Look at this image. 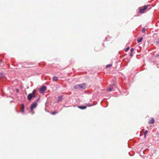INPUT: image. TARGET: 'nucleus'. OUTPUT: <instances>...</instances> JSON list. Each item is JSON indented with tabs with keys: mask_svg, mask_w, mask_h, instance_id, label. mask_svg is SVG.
<instances>
[{
	"mask_svg": "<svg viewBox=\"0 0 159 159\" xmlns=\"http://www.w3.org/2000/svg\"><path fill=\"white\" fill-rule=\"evenodd\" d=\"M58 112L56 111H54V112H53L51 113V114H52V115H55V114L58 113Z\"/></svg>",
	"mask_w": 159,
	"mask_h": 159,
	"instance_id": "obj_14",
	"label": "nucleus"
},
{
	"mask_svg": "<svg viewBox=\"0 0 159 159\" xmlns=\"http://www.w3.org/2000/svg\"><path fill=\"white\" fill-rule=\"evenodd\" d=\"M143 39V38L142 37L140 38L137 39V41L138 43H139L141 42Z\"/></svg>",
	"mask_w": 159,
	"mask_h": 159,
	"instance_id": "obj_11",
	"label": "nucleus"
},
{
	"mask_svg": "<svg viewBox=\"0 0 159 159\" xmlns=\"http://www.w3.org/2000/svg\"><path fill=\"white\" fill-rule=\"evenodd\" d=\"M21 112L22 113L24 112V106L23 104H22L21 105Z\"/></svg>",
	"mask_w": 159,
	"mask_h": 159,
	"instance_id": "obj_9",
	"label": "nucleus"
},
{
	"mask_svg": "<svg viewBox=\"0 0 159 159\" xmlns=\"http://www.w3.org/2000/svg\"><path fill=\"white\" fill-rule=\"evenodd\" d=\"M146 135H144V138H146Z\"/></svg>",
	"mask_w": 159,
	"mask_h": 159,
	"instance_id": "obj_25",
	"label": "nucleus"
},
{
	"mask_svg": "<svg viewBox=\"0 0 159 159\" xmlns=\"http://www.w3.org/2000/svg\"><path fill=\"white\" fill-rule=\"evenodd\" d=\"M63 97L62 96H59L58 97L57 102H58L60 101H61L62 100Z\"/></svg>",
	"mask_w": 159,
	"mask_h": 159,
	"instance_id": "obj_7",
	"label": "nucleus"
},
{
	"mask_svg": "<svg viewBox=\"0 0 159 159\" xmlns=\"http://www.w3.org/2000/svg\"><path fill=\"white\" fill-rule=\"evenodd\" d=\"M47 88L45 86H42L39 89V92L41 93H43L46 90Z\"/></svg>",
	"mask_w": 159,
	"mask_h": 159,
	"instance_id": "obj_2",
	"label": "nucleus"
},
{
	"mask_svg": "<svg viewBox=\"0 0 159 159\" xmlns=\"http://www.w3.org/2000/svg\"><path fill=\"white\" fill-rule=\"evenodd\" d=\"M39 100V98H38V100H37V101H38Z\"/></svg>",
	"mask_w": 159,
	"mask_h": 159,
	"instance_id": "obj_26",
	"label": "nucleus"
},
{
	"mask_svg": "<svg viewBox=\"0 0 159 159\" xmlns=\"http://www.w3.org/2000/svg\"><path fill=\"white\" fill-rule=\"evenodd\" d=\"M78 107L81 109H84L86 108V106H78Z\"/></svg>",
	"mask_w": 159,
	"mask_h": 159,
	"instance_id": "obj_8",
	"label": "nucleus"
},
{
	"mask_svg": "<svg viewBox=\"0 0 159 159\" xmlns=\"http://www.w3.org/2000/svg\"><path fill=\"white\" fill-rule=\"evenodd\" d=\"M58 77L56 76H54L53 77L52 80L53 81H56L58 80Z\"/></svg>",
	"mask_w": 159,
	"mask_h": 159,
	"instance_id": "obj_10",
	"label": "nucleus"
},
{
	"mask_svg": "<svg viewBox=\"0 0 159 159\" xmlns=\"http://www.w3.org/2000/svg\"><path fill=\"white\" fill-rule=\"evenodd\" d=\"M150 124H153L154 122V120L153 118L151 119L150 120V121L149 122Z\"/></svg>",
	"mask_w": 159,
	"mask_h": 159,
	"instance_id": "obj_12",
	"label": "nucleus"
},
{
	"mask_svg": "<svg viewBox=\"0 0 159 159\" xmlns=\"http://www.w3.org/2000/svg\"><path fill=\"white\" fill-rule=\"evenodd\" d=\"M148 132V131L147 130H146L144 132V135H146Z\"/></svg>",
	"mask_w": 159,
	"mask_h": 159,
	"instance_id": "obj_20",
	"label": "nucleus"
},
{
	"mask_svg": "<svg viewBox=\"0 0 159 159\" xmlns=\"http://www.w3.org/2000/svg\"><path fill=\"white\" fill-rule=\"evenodd\" d=\"M130 56L131 57H132L133 56L132 53H131V52H130Z\"/></svg>",
	"mask_w": 159,
	"mask_h": 159,
	"instance_id": "obj_22",
	"label": "nucleus"
},
{
	"mask_svg": "<svg viewBox=\"0 0 159 159\" xmlns=\"http://www.w3.org/2000/svg\"><path fill=\"white\" fill-rule=\"evenodd\" d=\"M134 49L133 48H131L130 49V52H131V53H133V52L134 51Z\"/></svg>",
	"mask_w": 159,
	"mask_h": 159,
	"instance_id": "obj_19",
	"label": "nucleus"
},
{
	"mask_svg": "<svg viewBox=\"0 0 159 159\" xmlns=\"http://www.w3.org/2000/svg\"><path fill=\"white\" fill-rule=\"evenodd\" d=\"M148 6H144L143 8H141L139 9V12L140 13H143L145 10L148 8Z\"/></svg>",
	"mask_w": 159,
	"mask_h": 159,
	"instance_id": "obj_3",
	"label": "nucleus"
},
{
	"mask_svg": "<svg viewBox=\"0 0 159 159\" xmlns=\"http://www.w3.org/2000/svg\"><path fill=\"white\" fill-rule=\"evenodd\" d=\"M111 66V65H107L106 66V67L107 68H108L110 67Z\"/></svg>",
	"mask_w": 159,
	"mask_h": 159,
	"instance_id": "obj_18",
	"label": "nucleus"
},
{
	"mask_svg": "<svg viewBox=\"0 0 159 159\" xmlns=\"http://www.w3.org/2000/svg\"><path fill=\"white\" fill-rule=\"evenodd\" d=\"M35 97V95H34L32 93H29L28 95L27 99L29 101H30L31 99L32 98H34V97Z\"/></svg>",
	"mask_w": 159,
	"mask_h": 159,
	"instance_id": "obj_4",
	"label": "nucleus"
},
{
	"mask_svg": "<svg viewBox=\"0 0 159 159\" xmlns=\"http://www.w3.org/2000/svg\"><path fill=\"white\" fill-rule=\"evenodd\" d=\"M156 57H159V54H157L156 55Z\"/></svg>",
	"mask_w": 159,
	"mask_h": 159,
	"instance_id": "obj_23",
	"label": "nucleus"
},
{
	"mask_svg": "<svg viewBox=\"0 0 159 159\" xmlns=\"http://www.w3.org/2000/svg\"><path fill=\"white\" fill-rule=\"evenodd\" d=\"M36 93V90H34L31 93L33 94L34 95H35V94Z\"/></svg>",
	"mask_w": 159,
	"mask_h": 159,
	"instance_id": "obj_16",
	"label": "nucleus"
},
{
	"mask_svg": "<svg viewBox=\"0 0 159 159\" xmlns=\"http://www.w3.org/2000/svg\"><path fill=\"white\" fill-rule=\"evenodd\" d=\"M145 30H146V29L144 28H143L142 30V31L143 33H145Z\"/></svg>",
	"mask_w": 159,
	"mask_h": 159,
	"instance_id": "obj_15",
	"label": "nucleus"
},
{
	"mask_svg": "<svg viewBox=\"0 0 159 159\" xmlns=\"http://www.w3.org/2000/svg\"><path fill=\"white\" fill-rule=\"evenodd\" d=\"M16 91H17V92H18V91H19V90H18V89H16Z\"/></svg>",
	"mask_w": 159,
	"mask_h": 159,
	"instance_id": "obj_24",
	"label": "nucleus"
},
{
	"mask_svg": "<svg viewBox=\"0 0 159 159\" xmlns=\"http://www.w3.org/2000/svg\"><path fill=\"white\" fill-rule=\"evenodd\" d=\"M80 85V88L82 89H85L86 87V85L84 83L82 84H79Z\"/></svg>",
	"mask_w": 159,
	"mask_h": 159,
	"instance_id": "obj_6",
	"label": "nucleus"
},
{
	"mask_svg": "<svg viewBox=\"0 0 159 159\" xmlns=\"http://www.w3.org/2000/svg\"><path fill=\"white\" fill-rule=\"evenodd\" d=\"M4 76V74L2 73H0V77H2Z\"/></svg>",
	"mask_w": 159,
	"mask_h": 159,
	"instance_id": "obj_17",
	"label": "nucleus"
},
{
	"mask_svg": "<svg viewBox=\"0 0 159 159\" xmlns=\"http://www.w3.org/2000/svg\"><path fill=\"white\" fill-rule=\"evenodd\" d=\"M114 86H115L114 84L110 85V87L107 89V90L108 91H111L112 90H115V89L114 88Z\"/></svg>",
	"mask_w": 159,
	"mask_h": 159,
	"instance_id": "obj_5",
	"label": "nucleus"
},
{
	"mask_svg": "<svg viewBox=\"0 0 159 159\" xmlns=\"http://www.w3.org/2000/svg\"><path fill=\"white\" fill-rule=\"evenodd\" d=\"M80 86L79 84L76 85L74 86V88L76 89H79L80 88Z\"/></svg>",
	"mask_w": 159,
	"mask_h": 159,
	"instance_id": "obj_13",
	"label": "nucleus"
},
{
	"mask_svg": "<svg viewBox=\"0 0 159 159\" xmlns=\"http://www.w3.org/2000/svg\"><path fill=\"white\" fill-rule=\"evenodd\" d=\"M129 49V47H127V48H126V50H125V51H128Z\"/></svg>",
	"mask_w": 159,
	"mask_h": 159,
	"instance_id": "obj_21",
	"label": "nucleus"
},
{
	"mask_svg": "<svg viewBox=\"0 0 159 159\" xmlns=\"http://www.w3.org/2000/svg\"><path fill=\"white\" fill-rule=\"evenodd\" d=\"M37 103L36 102H33V103L32 104L31 106V110L32 112V114L34 113V112L33 111V110L34 108L36 107L37 106Z\"/></svg>",
	"mask_w": 159,
	"mask_h": 159,
	"instance_id": "obj_1",
	"label": "nucleus"
}]
</instances>
